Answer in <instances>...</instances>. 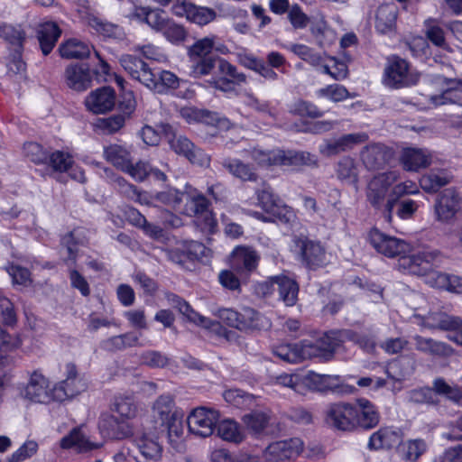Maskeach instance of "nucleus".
<instances>
[{
  "label": "nucleus",
  "mask_w": 462,
  "mask_h": 462,
  "mask_svg": "<svg viewBox=\"0 0 462 462\" xmlns=\"http://www.w3.org/2000/svg\"><path fill=\"white\" fill-rule=\"evenodd\" d=\"M440 259L441 254L438 250L410 252L398 259V268L413 275L426 276Z\"/></svg>",
  "instance_id": "1"
},
{
  "label": "nucleus",
  "mask_w": 462,
  "mask_h": 462,
  "mask_svg": "<svg viewBox=\"0 0 462 462\" xmlns=\"http://www.w3.org/2000/svg\"><path fill=\"white\" fill-rule=\"evenodd\" d=\"M433 208L436 221L450 224L462 209V196L455 189H445L436 197Z\"/></svg>",
  "instance_id": "2"
},
{
  "label": "nucleus",
  "mask_w": 462,
  "mask_h": 462,
  "mask_svg": "<svg viewBox=\"0 0 462 462\" xmlns=\"http://www.w3.org/2000/svg\"><path fill=\"white\" fill-rule=\"evenodd\" d=\"M420 74L411 71L405 60L393 58L384 69L383 83L392 88H402L417 84Z\"/></svg>",
  "instance_id": "3"
},
{
  "label": "nucleus",
  "mask_w": 462,
  "mask_h": 462,
  "mask_svg": "<svg viewBox=\"0 0 462 462\" xmlns=\"http://www.w3.org/2000/svg\"><path fill=\"white\" fill-rule=\"evenodd\" d=\"M218 420L219 412L217 411L203 406L193 409L187 418L189 432L200 438L211 436Z\"/></svg>",
  "instance_id": "4"
},
{
  "label": "nucleus",
  "mask_w": 462,
  "mask_h": 462,
  "mask_svg": "<svg viewBox=\"0 0 462 462\" xmlns=\"http://www.w3.org/2000/svg\"><path fill=\"white\" fill-rule=\"evenodd\" d=\"M65 379L53 387L55 401L71 399L88 389V383L81 376L75 364L67 363L64 366Z\"/></svg>",
  "instance_id": "5"
},
{
  "label": "nucleus",
  "mask_w": 462,
  "mask_h": 462,
  "mask_svg": "<svg viewBox=\"0 0 462 462\" xmlns=\"http://www.w3.org/2000/svg\"><path fill=\"white\" fill-rule=\"evenodd\" d=\"M370 245L381 254L389 257L401 258L410 253L411 245L404 240L387 236L377 228H373L368 234Z\"/></svg>",
  "instance_id": "6"
},
{
  "label": "nucleus",
  "mask_w": 462,
  "mask_h": 462,
  "mask_svg": "<svg viewBox=\"0 0 462 462\" xmlns=\"http://www.w3.org/2000/svg\"><path fill=\"white\" fill-rule=\"evenodd\" d=\"M356 411L355 403L337 402L329 406L327 411V423L336 430L353 431L356 429Z\"/></svg>",
  "instance_id": "7"
},
{
  "label": "nucleus",
  "mask_w": 462,
  "mask_h": 462,
  "mask_svg": "<svg viewBox=\"0 0 462 462\" xmlns=\"http://www.w3.org/2000/svg\"><path fill=\"white\" fill-rule=\"evenodd\" d=\"M294 243L302 263L309 269H317L327 263L326 250L319 242L296 237Z\"/></svg>",
  "instance_id": "8"
},
{
  "label": "nucleus",
  "mask_w": 462,
  "mask_h": 462,
  "mask_svg": "<svg viewBox=\"0 0 462 462\" xmlns=\"http://www.w3.org/2000/svg\"><path fill=\"white\" fill-rule=\"evenodd\" d=\"M151 417L156 429L177 418H183V413L177 408L174 398L171 395L162 394L153 402L151 408Z\"/></svg>",
  "instance_id": "9"
},
{
  "label": "nucleus",
  "mask_w": 462,
  "mask_h": 462,
  "mask_svg": "<svg viewBox=\"0 0 462 462\" xmlns=\"http://www.w3.org/2000/svg\"><path fill=\"white\" fill-rule=\"evenodd\" d=\"M368 140L366 133H355L344 134L337 139H327L319 146L320 154L326 157L337 155L351 150L355 145Z\"/></svg>",
  "instance_id": "10"
},
{
  "label": "nucleus",
  "mask_w": 462,
  "mask_h": 462,
  "mask_svg": "<svg viewBox=\"0 0 462 462\" xmlns=\"http://www.w3.org/2000/svg\"><path fill=\"white\" fill-rule=\"evenodd\" d=\"M24 396L35 402L48 403L54 399L53 388L51 383L41 372L31 374L28 383L24 389Z\"/></svg>",
  "instance_id": "11"
},
{
  "label": "nucleus",
  "mask_w": 462,
  "mask_h": 462,
  "mask_svg": "<svg viewBox=\"0 0 462 462\" xmlns=\"http://www.w3.org/2000/svg\"><path fill=\"white\" fill-rule=\"evenodd\" d=\"M303 451V442L300 439L276 441L265 448V457L270 461L294 459Z\"/></svg>",
  "instance_id": "12"
},
{
  "label": "nucleus",
  "mask_w": 462,
  "mask_h": 462,
  "mask_svg": "<svg viewBox=\"0 0 462 462\" xmlns=\"http://www.w3.org/2000/svg\"><path fill=\"white\" fill-rule=\"evenodd\" d=\"M397 171H387L374 176L368 183L367 199L375 208L383 201L389 188L399 180Z\"/></svg>",
  "instance_id": "13"
},
{
  "label": "nucleus",
  "mask_w": 462,
  "mask_h": 462,
  "mask_svg": "<svg viewBox=\"0 0 462 462\" xmlns=\"http://www.w3.org/2000/svg\"><path fill=\"white\" fill-rule=\"evenodd\" d=\"M171 148L178 154L186 157L191 163L199 166H208L210 162L209 156L201 149L196 147L194 143L187 137L179 135L174 136L169 142Z\"/></svg>",
  "instance_id": "14"
},
{
  "label": "nucleus",
  "mask_w": 462,
  "mask_h": 462,
  "mask_svg": "<svg viewBox=\"0 0 462 462\" xmlns=\"http://www.w3.org/2000/svg\"><path fill=\"white\" fill-rule=\"evenodd\" d=\"M355 410L356 411V429L365 430L375 428L381 420L378 407L371 401L365 398L356 399L355 402Z\"/></svg>",
  "instance_id": "15"
},
{
  "label": "nucleus",
  "mask_w": 462,
  "mask_h": 462,
  "mask_svg": "<svg viewBox=\"0 0 462 462\" xmlns=\"http://www.w3.org/2000/svg\"><path fill=\"white\" fill-rule=\"evenodd\" d=\"M360 157L368 170H379L384 167L392 159L393 152L384 144L377 143L364 147L360 152Z\"/></svg>",
  "instance_id": "16"
},
{
  "label": "nucleus",
  "mask_w": 462,
  "mask_h": 462,
  "mask_svg": "<svg viewBox=\"0 0 462 462\" xmlns=\"http://www.w3.org/2000/svg\"><path fill=\"white\" fill-rule=\"evenodd\" d=\"M88 109L95 114L110 111L116 104V93L110 87H102L92 91L86 98Z\"/></svg>",
  "instance_id": "17"
},
{
  "label": "nucleus",
  "mask_w": 462,
  "mask_h": 462,
  "mask_svg": "<svg viewBox=\"0 0 462 462\" xmlns=\"http://www.w3.org/2000/svg\"><path fill=\"white\" fill-rule=\"evenodd\" d=\"M98 429L105 438L110 439H125L131 432L127 422L107 412L102 413L99 417Z\"/></svg>",
  "instance_id": "18"
},
{
  "label": "nucleus",
  "mask_w": 462,
  "mask_h": 462,
  "mask_svg": "<svg viewBox=\"0 0 462 462\" xmlns=\"http://www.w3.org/2000/svg\"><path fill=\"white\" fill-rule=\"evenodd\" d=\"M420 319V325L430 329L457 330L462 328V320L444 312H429L427 315H416Z\"/></svg>",
  "instance_id": "19"
},
{
  "label": "nucleus",
  "mask_w": 462,
  "mask_h": 462,
  "mask_svg": "<svg viewBox=\"0 0 462 462\" xmlns=\"http://www.w3.org/2000/svg\"><path fill=\"white\" fill-rule=\"evenodd\" d=\"M259 261L256 251L248 246H236L230 259L232 268L237 273H251L254 271Z\"/></svg>",
  "instance_id": "20"
},
{
  "label": "nucleus",
  "mask_w": 462,
  "mask_h": 462,
  "mask_svg": "<svg viewBox=\"0 0 462 462\" xmlns=\"http://www.w3.org/2000/svg\"><path fill=\"white\" fill-rule=\"evenodd\" d=\"M66 84L76 91H84L90 87L91 75L89 68L84 64H70L64 72Z\"/></svg>",
  "instance_id": "21"
},
{
  "label": "nucleus",
  "mask_w": 462,
  "mask_h": 462,
  "mask_svg": "<svg viewBox=\"0 0 462 462\" xmlns=\"http://www.w3.org/2000/svg\"><path fill=\"white\" fill-rule=\"evenodd\" d=\"M432 155L430 152L420 148H405L401 156V162L404 170L418 171L431 164Z\"/></svg>",
  "instance_id": "22"
},
{
  "label": "nucleus",
  "mask_w": 462,
  "mask_h": 462,
  "mask_svg": "<svg viewBox=\"0 0 462 462\" xmlns=\"http://www.w3.org/2000/svg\"><path fill=\"white\" fill-rule=\"evenodd\" d=\"M119 61L124 69L134 79L140 81L146 87L152 70L143 60L134 55L124 54L120 57Z\"/></svg>",
  "instance_id": "23"
},
{
  "label": "nucleus",
  "mask_w": 462,
  "mask_h": 462,
  "mask_svg": "<svg viewBox=\"0 0 462 462\" xmlns=\"http://www.w3.org/2000/svg\"><path fill=\"white\" fill-rule=\"evenodd\" d=\"M402 441V433L391 427L380 428L369 438L368 448L370 450L389 449Z\"/></svg>",
  "instance_id": "24"
},
{
  "label": "nucleus",
  "mask_w": 462,
  "mask_h": 462,
  "mask_svg": "<svg viewBox=\"0 0 462 462\" xmlns=\"http://www.w3.org/2000/svg\"><path fill=\"white\" fill-rule=\"evenodd\" d=\"M180 115L189 123L200 121L207 125H214L220 131H226L230 128L231 123L226 118L218 117L215 114L208 111H200L192 107H184L180 110Z\"/></svg>",
  "instance_id": "25"
},
{
  "label": "nucleus",
  "mask_w": 462,
  "mask_h": 462,
  "mask_svg": "<svg viewBox=\"0 0 462 462\" xmlns=\"http://www.w3.org/2000/svg\"><path fill=\"white\" fill-rule=\"evenodd\" d=\"M447 88L439 95L430 96V100L435 106L456 104L462 106V79H446Z\"/></svg>",
  "instance_id": "26"
},
{
  "label": "nucleus",
  "mask_w": 462,
  "mask_h": 462,
  "mask_svg": "<svg viewBox=\"0 0 462 462\" xmlns=\"http://www.w3.org/2000/svg\"><path fill=\"white\" fill-rule=\"evenodd\" d=\"M269 319L257 312L254 309L245 308L240 312L239 330L241 331H261L271 328Z\"/></svg>",
  "instance_id": "27"
},
{
  "label": "nucleus",
  "mask_w": 462,
  "mask_h": 462,
  "mask_svg": "<svg viewBox=\"0 0 462 462\" xmlns=\"http://www.w3.org/2000/svg\"><path fill=\"white\" fill-rule=\"evenodd\" d=\"M134 445L145 460H158L162 457V447L157 439L143 432L134 437Z\"/></svg>",
  "instance_id": "28"
},
{
  "label": "nucleus",
  "mask_w": 462,
  "mask_h": 462,
  "mask_svg": "<svg viewBox=\"0 0 462 462\" xmlns=\"http://www.w3.org/2000/svg\"><path fill=\"white\" fill-rule=\"evenodd\" d=\"M271 285L287 306H293L296 303L299 287L295 281L286 276H275L272 278Z\"/></svg>",
  "instance_id": "29"
},
{
  "label": "nucleus",
  "mask_w": 462,
  "mask_h": 462,
  "mask_svg": "<svg viewBox=\"0 0 462 462\" xmlns=\"http://www.w3.org/2000/svg\"><path fill=\"white\" fill-rule=\"evenodd\" d=\"M335 172L340 181L352 185L357 189L359 170L354 158L350 156L342 157L335 166Z\"/></svg>",
  "instance_id": "30"
},
{
  "label": "nucleus",
  "mask_w": 462,
  "mask_h": 462,
  "mask_svg": "<svg viewBox=\"0 0 462 462\" xmlns=\"http://www.w3.org/2000/svg\"><path fill=\"white\" fill-rule=\"evenodd\" d=\"M222 165L232 176L242 181L255 182L258 180L259 176L255 169L239 159L226 158L223 161Z\"/></svg>",
  "instance_id": "31"
},
{
  "label": "nucleus",
  "mask_w": 462,
  "mask_h": 462,
  "mask_svg": "<svg viewBox=\"0 0 462 462\" xmlns=\"http://www.w3.org/2000/svg\"><path fill=\"white\" fill-rule=\"evenodd\" d=\"M415 348L422 353L440 357L452 356L453 348L448 344L416 335L413 337Z\"/></svg>",
  "instance_id": "32"
},
{
  "label": "nucleus",
  "mask_w": 462,
  "mask_h": 462,
  "mask_svg": "<svg viewBox=\"0 0 462 462\" xmlns=\"http://www.w3.org/2000/svg\"><path fill=\"white\" fill-rule=\"evenodd\" d=\"M242 420L251 433L260 435L271 425L272 415L269 411L255 410L245 414Z\"/></svg>",
  "instance_id": "33"
},
{
  "label": "nucleus",
  "mask_w": 462,
  "mask_h": 462,
  "mask_svg": "<svg viewBox=\"0 0 462 462\" xmlns=\"http://www.w3.org/2000/svg\"><path fill=\"white\" fill-rule=\"evenodd\" d=\"M168 299L172 306L177 308L179 311L182 315L186 316L189 321L194 322L195 324H198L205 328H211L215 325H218L217 323L212 321L210 319L201 316L200 314L194 311L189 303L179 296L171 294Z\"/></svg>",
  "instance_id": "34"
},
{
  "label": "nucleus",
  "mask_w": 462,
  "mask_h": 462,
  "mask_svg": "<svg viewBox=\"0 0 462 462\" xmlns=\"http://www.w3.org/2000/svg\"><path fill=\"white\" fill-rule=\"evenodd\" d=\"M104 157L107 162L123 171L129 167V162L132 160L131 152L128 148L116 143L104 148Z\"/></svg>",
  "instance_id": "35"
},
{
  "label": "nucleus",
  "mask_w": 462,
  "mask_h": 462,
  "mask_svg": "<svg viewBox=\"0 0 462 462\" xmlns=\"http://www.w3.org/2000/svg\"><path fill=\"white\" fill-rule=\"evenodd\" d=\"M426 282L431 287L444 289L448 291H459L461 286V279L455 275L440 273L431 270L426 274Z\"/></svg>",
  "instance_id": "36"
},
{
  "label": "nucleus",
  "mask_w": 462,
  "mask_h": 462,
  "mask_svg": "<svg viewBox=\"0 0 462 462\" xmlns=\"http://www.w3.org/2000/svg\"><path fill=\"white\" fill-rule=\"evenodd\" d=\"M146 87L156 93H165L168 89H175L179 87V79L172 72L163 70L159 74L153 71L151 74Z\"/></svg>",
  "instance_id": "37"
},
{
  "label": "nucleus",
  "mask_w": 462,
  "mask_h": 462,
  "mask_svg": "<svg viewBox=\"0 0 462 462\" xmlns=\"http://www.w3.org/2000/svg\"><path fill=\"white\" fill-rule=\"evenodd\" d=\"M397 7L393 4H385L378 7L375 15V28L381 33L391 31L396 21Z\"/></svg>",
  "instance_id": "38"
},
{
  "label": "nucleus",
  "mask_w": 462,
  "mask_h": 462,
  "mask_svg": "<svg viewBox=\"0 0 462 462\" xmlns=\"http://www.w3.org/2000/svg\"><path fill=\"white\" fill-rule=\"evenodd\" d=\"M394 208H397L396 214L398 217L405 219L413 215L418 208V205L411 199L398 201L396 199H389L384 209V217L388 222L392 221Z\"/></svg>",
  "instance_id": "39"
},
{
  "label": "nucleus",
  "mask_w": 462,
  "mask_h": 462,
  "mask_svg": "<svg viewBox=\"0 0 462 462\" xmlns=\"http://www.w3.org/2000/svg\"><path fill=\"white\" fill-rule=\"evenodd\" d=\"M282 166H319V159L317 155L306 151L282 150Z\"/></svg>",
  "instance_id": "40"
},
{
  "label": "nucleus",
  "mask_w": 462,
  "mask_h": 462,
  "mask_svg": "<svg viewBox=\"0 0 462 462\" xmlns=\"http://www.w3.org/2000/svg\"><path fill=\"white\" fill-rule=\"evenodd\" d=\"M60 32V28L54 23H45L41 26L38 32V39L44 55H48L52 51Z\"/></svg>",
  "instance_id": "41"
},
{
  "label": "nucleus",
  "mask_w": 462,
  "mask_h": 462,
  "mask_svg": "<svg viewBox=\"0 0 462 462\" xmlns=\"http://www.w3.org/2000/svg\"><path fill=\"white\" fill-rule=\"evenodd\" d=\"M452 175L446 171H431L423 175L420 180V185L428 193L437 192L440 188L449 184Z\"/></svg>",
  "instance_id": "42"
},
{
  "label": "nucleus",
  "mask_w": 462,
  "mask_h": 462,
  "mask_svg": "<svg viewBox=\"0 0 462 462\" xmlns=\"http://www.w3.org/2000/svg\"><path fill=\"white\" fill-rule=\"evenodd\" d=\"M216 429L217 430V435L226 441L238 444L245 437L240 426L232 420H218Z\"/></svg>",
  "instance_id": "43"
},
{
  "label": "nucleus",
  "mask_w": 462,
  "mask_h": 462,
  "mask_svg": "<svg viewBox=\"0 0 462 462\" xmlns=\"http://www.w3.org/2000/svg\"><path fill=\"white\" fill-rule=\"evenodd\" d=\"M253 161L260 167L282 166V150L264 151L254 148L250 152Z\"/></svg>",
  "instance_id": "44"
},
{
  "label": "nucleus",
  "mask_w": 462,
  "mask_h": 462,
  "mask_svg": "<svg viewBox=\"0 0 462 462\" xmlns=\"http://www.w3.org/2000/svg\"><path fill=\"white\" fill-rule=\"evenodd\" d=\"M59 51L65 59H84L89 56L90 47L76 39H70L62 43Z\"/></svg>",
  "instance_id": "45"
},
{
  "label": "nucleus",
  "mask_w": 462,
  "mask_h": 462,
  "mask_svg": "<svg viewBox=\"0 0 462 462\" xmlns=\"http://www.w3.org/2000/svg\"><path fill=\"white\" fill-rule=\"evenodd\" d=\"M162 428L167 430L168 441L170 445L177 452H183L185 449V443L183 439V425L182 418H177L174 420L163 425Z\"/></svg>",
  "instance_id": "46"
},
{
  "label": "nucleus",
  "mask_w": 462,
  "mask_h": 462,
  "mask_svg": "<svg viewBox=\"0 0 462 462\" xmlns=\"http://www.w3.org/2000/svg\"><path fill=\"white\" fill-rule=\"evenodd\" d=\"M424 33L426 38L435 46L446 48L445 30L439 21L429 18L424 22Z\"/></svg>",
  "instance_id": "47"
},
{
  "label": "nucleus",
  "mask_w": 462,
  "mask_h": 462,
  "mask_svg": "<svg viewBox=\"0 0 462 462\" xmlns=\"http://www.w3.org/2000/svg\"><path fill=\"white\" fill-rule=\"evenodd\" d=\"M139 337L133 332L109 337L105 341V346L110 351H122L128 347L140 346Z\"/></svg>",
  "instance_id": "48"
},
{
  "label": "nucleus",
  "mask_w": 462,
  "mask_h": 462,
  "mask_svg": "<svg viewBox=\"0 0 462 462\" xmlns=\"http://www.w3.org/2000/svg\"><path fill=\"white\" fill-rule=\"evenodd\" d=\"M432 385L435 393L444 396L455 404L462 405V390L457 385H451L443 378L435 379Z\"/></svg>",
  "instance_id": "49"
},
{
  "label": "nucleus",
  "mask_w": 462,
  "mask_h": 462,
  "mask_svg": "<svg viewBox=\"0 0 462 462\" xmlns=\"http://www.w3.org/2000/svg\"><path fill=\"white\" fill-rule=\"evenodd\" d=\"M414 368L413 361L407 357H401L389 366L386 373L390 378L401 382L410 376L413 373Z\"/></svg>",
  "instance_id": "50"
},
{
  "label": "nucleus",
  "mask_w": 462,
  "mask_h": 462,
  "mask_svg": "<svg viewBox=\"0 0 462 462\" xmlns=\"http://www.w3.org/2000/svg\"><path fill=\"white\" fill-rule=\"evenodd\" d=\"M427 450V444L422 439H408L402 443L403 458L409 462H416Z\"/></svg>",
  "instance_id": "51"
},
{
  "label": "nucleus",
  "mask_w": 462,
  "mask_h": 462,
  "mask_svg": "<svg viewBox=\"0 0 462 462\" xmlns=\"http://www.w3.org/2000/svg\"><path fill=\"white\" fill-rule=\"evenodd\" d=\"M340 337H344L342 333L331 331L316 339L323 359L328 360L333 356L336 348L339 346Z\"/></svg>",
  "instance_id": "52"
},
{
  "label": "nucleus",
  "mask_w": 462,
  "mask_h": 462,
  "mask_svg": "<svg viewBox=\"0 0 462 462\" xmlns=\"http://www.w3.org/2000/svg\"><path fill=\"white\" fill-rule=\"evenodd\" d=\"M60 447L62 448H77L79 450H88L93 448L91 443L78 428L73 429L68 435L61 439Z\"/></svg>",
  "instance_id": "53"
},
{
  "label": "nucleus",
  "mask_w": 462,
  "mask_h": 462,
  "mask_svg": "<svg viewBox=\"0 0 462 462\" xmlns=\"http://www.w3.org/2000/svg\"><path fill=\"white\" fill-rule=\"evenodd\" d=\"M0 37L9 42L14 48H22L25 40V32L20 26L11 24L0 25Z\"/></svg>",
  "instance_id": "54"
},
{
  "label": "nucleus",
  "mask_w": 462,
  "mask_h": 462,
  "mask_svg": "<svg viewBox=\"0 0 462 462\" xmlns=\"http://www.w3.org/2000/svg\"><path fill=\"white\" fill-rule=\"evenodd\" d=\"M113 411L117 412L122 420H130L136 416L137 407L134 400L128 396L116 397L113 403Z\"/></svg>",
  "instance_id": "55"
},
{
  "label": "nucleus",
  "mask_w": 462,
  "mask_h": 462,
  "mask_svg": "<svg viewBox=\"0 0 462 462\" xmlns=\"http://www.w3.org/2000/svg\"><path fill=\"white\" fill-rule=\"evenodd\" d=\"M215 47V37H205L198 40L189 49L190 59L208 58V55Z\"/></svg>",
  "instance_id": "56"
},
{
  "label": "nucleus",
  "mask_w": 462,
  "mask_h": 462,
  "mask_svg": "<svg viewBox=\"0 0 462 462\" xmlns=\"http://www.w3.org/2000/svg\"><path fill=\"white\" fill-rule=\"evenodd\" d=\"M297 344H282L273 348V354L282 360L288 363L300 362V354Z\"/></svg>",
  "instance_id": "57"
},
{
  "label": "nucleus",
  "mask_w": 462,
  "mask_h": 462,
  "mask_svg": "<svg viewBox=\"0 0 462 462\" xmlns=\"http://www.w3.org/2000/svg\"><path fill=\"white\" fill-rule=\"evenodd\" d=\"M216 61L212 57L191 59L190 75L195 79L208 75L214 69Z\"/></svg>",
  "instance_id": "58"
},
{
  "label": "nucleus",
  "mask_w": 462,
  "mask_h": 462,
  "mask_svg": "<svg viewBox=\"0 0 462 462\" xmlns=\"http://www.w3.org/2000/svg\"><path fill=\"white\" fill-rule=\"evenodd\" d=\"M318 94L319 97H328L333 102H340L348 97H355V95L350 94L344 86L338 84L329 85L320 88Z\"/></svg>",
  "instance_id": "59"
},
{
  "label": "nucleus",
  "mask_w": 462,
  "mask_h": 462,
  "mask_svg": "<svg viewBox=\"0 0 462 462\" xmlns=\"http://www.w3.org/2000/svg\"><path fill=\"white\" fill-rule=\"evenodd\" d=\"M342 336L358 345L362 349L372 353L375 349V339L372 335L359 334L350 330L342 332Z\"/></svg>",
  "instance_id": "60"
},
{
  "label": "nucleus",
  "mask_w": 462,
  "mask_h": 462,
  "mask_svg": "<svg viewBox=\"0 0 462 462\" xmlns=\"http://www.w3.org/2000/svg\"><path fill=\"white\" fill-rule=\"evenodd\" d=\"M217 64V69L221 78L228 77L227 80L235 82L236 84H241L245 82L246 77L244 73L237 71L236 68L226 60L219 59Z\"/></svg>",
  "instance_id": "61"
},
{
  "label": "nucleus",
  "mask_w": 462,
  "mask_h": 462,
  "mask_svg": "<svg viewBox=\"0 0 462 462\" xmlns=\"http://www.w3.org/2000/svg\"><path fill=\"white\" fill-rule=\"evenodd\" d=\"M23 153L31 162L40 164L44 163L49 159V153L37 143H27L23 145Z\"/></svg>",
  "instance_id": "62"
},
{
  "label": "nucleus",
  "mask_w": 462,
  "mask_h": 462,
  "mask_svg": "<svg viewBox=\"0 0 462 462\" xmlns=\"http://www.w3.org/2000/svg\"><path fill=\"white\" fill-rule=\"evenodd\" d=\"M215 16L216 13L213 9L197 6L194 4H192L188 16V20L192 23L202 25L211 22L215 18Z\"/></svg>",
  "instance_id": "63"
},
{
  "label": "nucleus",
  "mask_w": 462,
  "mask_h": 462,
  "mask_svg": "<svg viewBox=\"0 0 462 462\" xmlns=\"http://www.w3.org/2000/svg\"><path fill=\"white\" fill-rule=\"evenodd\" d=\"M183 196L182 192L171 188L155 193L152 198L158 202L175 208L181 203Z\"/></svg>",
  "instance_id": "64"
}]
</instances>
